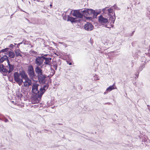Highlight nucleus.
Segmentation results:
<instances>
[{
	"label": "nucleus",
	"instance_id": "obj_1",
	"mask_svg": "<svg viewBox=\"0 0 150 150\" xmlns=\"http://www.w3.org/2000/svg\"><path fill=\"white\" fill-rule=\"evenodd\" d=\"M39 86V85L36 82L33 83L32 91L33 93L36 95H38V97L40 98L43 94L48 88V85L47 84H46L44 85L43 86H41L39 91L38 90V89Z\"/></svg>",
	"mask_w": 150,
	"mask_h": 150
},
{
	"label": "nucleus",
	"instance_id": "obj_2",
	"mask_svg": "<svg viewBox=\"0 0 150 150\" xmlns=\"http://www.w3.org/2000/svg\"><path fill=\"white\" fill-rule=\"evenodd\" d=\"M13 76L14 80L19 86H21L23 83V80L22 78H21L18 73L16 72H15L14 73Z\"/></svg>",
	"mask_w": 150,
	"mask_h": 150
},
{
	"label": "nucleus",
	"instance_id": "obj_3",
	"mask_svg": "<svg viewBox=\"0 0 150 150\" xmlns=\"http://www.w3.org/2000/svg\"><path fill=\"white\" fill-rule=\"evenodd\" d=\"M28 74L30 77L32 79L33 78L35 75L33 66H30L28 67Z\"/></svg>",
	"mask_w": 150,
	"mask_h": 150
},
{
	"label": "nucleus",
	"instance_id": "obj_4",
	"mask_svg": "<svg viewBox=\"0 0 150 150\" xmlns=\"http://www.w3.org/2000/svg\"><path fill=\"white\" fill-rule=\"evenodd\" d=\"M43 61V56L38 57L35 59V63L38 66H41L42 64Z\"/></svg>",
	"mask_w": 150,
	"mask_h": 150
},
{
	"label": "nucleus",
	"instance_id": "obj_5",
	"mask_svg": "<svg viewBox=\"0 0 150 150\" xmlns=\"http://www.w3.org/2000/svg\"><path fill=\"white\" fill-rule=\"evenodd\" d=\"M24 81H23V86L24 87L27 88L31 85L32 84V82L31 80L28 78H27L24 79Z\"/></svg>",
	"mask_w": 150,
	"mask_h": 150
},
{
	"label": "nucleus",
	"instance_id": "obj_6",
	"mask_svg": "<svg viewBox=\"0 0 150 150\" xmlns=\"http://www.w3.org/2000/svg\"><path fill=\"white\" fill-rule=\"evenodd\" d=\"M82 13L84 16H88L92 14L94 12V10L90 9H85L84 10L81 11Z\"/></svg>",
	"mask_w": 150,
	"mask_h": 150
},
{
	"label": "nucleus",
	"instance_id": "obj_7",
	"mask_svg": "<svg viewBox=\"0 0 150 150\" xmlns=\"http://www.w3.org/2000/svg\"><path fill=\"white\" fill-rule=\"evenodd\" d=\"M72 15L76 17L81 18H83V14L81 11L80 12L78 10H75L72 13Z\"/></svg>",
	"mask_w": 150,
	"mask_h": 150
},
{
	"label": "nucleus",
	"instance_id": "obj_8",
	"mask_svg": "<svg viewBox=\"0 0 150 150\" xmlns=\"http://www.w3.org/2000/svg\"><path fill=\"white\" fill-rule=\"evenodd\" d=\"M46 75L43 74L40 75L38 76V80L40 83H45L46 82Z\"/></svg>",
	"mask_w": 150,
	"mask_h": 150
},
{
	"label": "nucleus",
	"instance_id": "obj_9",
	"mask_svg": "<svg viewBox=\"0 0 150 150\" xmlns=\"http://www.w3.org/2000/svg\"><path fill=\"white\" fill-rule=\"evenodd\" d=\"M98 20L99 23L103 25L105 24L108 22V20L107 19L101 16H100Z\"/></svg>",
	"mask_w": 150,
	"mask_h": 150
},
{
	"label": "nucleus",
	"instance_id": "obj_10",
	"mask_svg": "<svg viewBox=\"0 0 150 150\" xmlns=\"http://www.w3.org/2000/svg\"><path fill=\"white\" fill-rule=\"evenodd\" d=\"M7 63L8 66L6 67V68H8L7 69L8 70L7 72L8 73H10L13 71L14 68V66L13 65L10 64L8 59H7Z\"/></svg>",
	"mask_w": 150,
	"mask_h": 150
},
{
	"label": "nucleus",
	"instance_id": "obj_11",
	"mask_svg": "<svg viewBox=\"0 0 150 150\" xmlns=\"http://www.w3.org/2000/svg\"><path fill=\"white\" fill-rule=\"evenodd\" d=\"M84 28L87 31H91L93 29V27L90 23H87L84 26Z\"/></svg>",
	"mask_w": 150,
	"mask_h": 150
},
{
	"label": "nucleus",
	"instance_id": "obj_12",
	"mask_svg": "<svg viewBox=\"0 0 150 150\" xmlns=\"http://www.w3.org/2000/svg\"><path fill=\"white\" fill-rule=\"evenodd\" d=\"M19 75L21 77L22 79H25L28 77L27 74L24 71H20L19 72Z\"/></svg>",
	"mask_w": 150,
	"mask_h": 150
},
{
	"label": "nucleus",
	"instance_id": "obj_13",
	"mask_svg": "<svg viewBox=\"0 0 150 150\" xmlns=\"http://www.w3.org/2000/svg\"><path fill=\"white\" fill-rule=\"evenodd\" d=\"M35 70L38 76L42 74V70L38 66L36 67L35 69Z\"/></svg>",
	"mask_w": 150,
	"mask_h": 150
},
{
	"label": "nucleus",
	"instance_id": "obj_14",
	"mask_svg": "<svg viewBox=\"0 0 150 150\" xmlns=\"http://www.w3.org/2000/svg\"><path fill=\"white\" fill-rule=\"evenodd\" d=\"M44 60H45L44 63L46 65H50L51 60V58L45 57L43 56Z\"/></svg>",
	"mask_w": 150,
	"mask_h": 150
},
{
	"label": "nucleus",
	"instance_id": "obj_15",
	"mask_svg": "<svg viewBox=\"0 0 150 150\" xmlns=\"http://www.w3.org/2000/svg\"><path fill=\"white\" fill-rule=\"evenodd\" d=\"M110 21L111 23H113L114 22L115 19V14H112V15L111 14L109 15Z\"/></svg>",
	"mask_w": 150,
	"mask_h": 150
},
{
	"label": "nucleus",
	"instance_id": "obj_16",
	"mask_svg": "<svg viewBox=\"0 0 150 150\" xmlns=\"http://www.w3.org/2000/svg\"><path fill=\"white\" fill-rule=\"evenodd\" d=\"M8 70L6 68H4L3 64H0V72L4 73L7 72Z\"/></svg>",
	"mask_w": 150,
	"mask_h": 150
},
{
	"label": "nucleus",
	"instance_id": "obj_17",
	"mask_svg": "<svg viewBox=\"0 0 150 150\" xmlns=\"http://www.w3.org/2000/svg\"><path fill=\"white\" fill-rule=\"evenodd\" d=\"M7 59H8V57L5 55H4L0 59V64L3 62L5 60H6L7 61Z\"/></svg>",
	"mask_w": 150,
	"mask_h": 150
},
{
	"label": "nucleus",
	"instance_id": "obj_18",
	"mask_svg": "<svg viewBox=\"0 0 150 150\" xmlns=\"http://www.w3.org/2000/svg\"><path fill=\"white\" fill-rule=\"evenodd\" d=\"M115 86L114 85H113L111 86H110L106 90V91L107 92L109 91H110L113 89L115 88Z\"/></svg>",
	"mask_w": 150,
	"mask_h": 150
},
{
	"label": "nucleus",
	"instance_id": "obj_19",
	"mask_svg": "<svg viewBox=\"0 0 150 150\" xmlns=\"http://www.w3.org/2000/svg\"><path fill=\"white\" fill-rule=\"evenodd\" d=\"M75 18H74L72 17H70L69 16H68L67 20V21H69L72 23H73L76 21L75 20Z\"/></svg>",
	"mask_w": 150,
	"mask_h": 150
},
{
	"label": "nucleus",
	"instance_id": "obj_20",
	"mask_svg": "<svg viewBox=\"0 0 150 150\" xmlns=\"http://www.w3.org/2000/svg\"><path fill=\"white\" fill-rule=\"evenodd\" d=\"M20 52H21V51L19 50H18V49L16 50L15 51V53L16 55V57H18L19 56H21V55Z\"/></svg>",
	"mask_w": 150,
	"mask_h": 150
},
{
	"label": "nucleus",
	"instance_id": "obj_21",
	"mask_svg": "<svg viewBox=\"0 0 150 150\" xmlns=\"http://www.w3.org/2000/svg\"><path fill=\"white\" fill-rule=\"evenodd\" d=\"M9 56L11 58H14L15 57V54L13 52L10 51L8 52Z\"/></svg>",
	"mask_w": 150,
	"mask_h": 150
},
{
	"label": "nucleus",
	"instance_id": "obj_22",
	"mask_svg": "<svg viewBox=\"0 0 150 150\" xmlns=\"http://www.w3.org/2000/svg\"><path fill=\"white\" fill-rule=\"evenodd\" d=\"M108 12L109 15L111 14L112 15V14H115L114 12H113V11L111 8L108 9Z\"/></svg>",
	"mask_w": 150,
	"mask_h": 150
},
{
	"label": "nucleus",
	"instance_id": "obj_23",
	"mask_svg": "<svg viewBox=\"0 0 150 150\" xmlns=\"http://www.w3.org/2000/svg\"><path fill=\"white\" fill-rule=\"evenodd\" d=\"M99 13H98L96 12L95 11V10H94V12H93L92 14L93 15V17L96 18V17L97 15L98 14H99Z\"/></svg>",
	"mask_w": 150,
	"mask_h": 150
},
{
	"label": "nucleus",
	"instance_id": "obj_24",
	"mask_svg": "<svg viewBox=\"0 0 150 150\" xmlns=\"http://www.w3.org/2000/svg\"><path fill=\"white\" fill-rule=\"evenodd\" d=\"M108 8H109L108 7H106V8H103L102 9L103 12L104 13H106L107 12V11H108Z\"/></svg>",
	"mask_w": 150,
	"mask_h": 150
},
{
	"label": "nucleus",
	"instance_id": "obj_25",
	"mask_svg": "<svg viewBox=\"0 0 150 150\" xmlns=\"http://www.w3.org/2000/svg\"><path fill=\"white\" fill-rule=\"evenodd\" d=\"M23 44L24 45H28L29 44V41H27L25 40H23Z\"/></svg>",
	"mask_w": 150,
	"mask_h": 150
},
{
	"label": "nucleus",
	"instance_id": "obj_26",
	"mask_svg": "<svg viewBox=\"0 0 150 150\" xmlns=\"http://www.w3.org/2000/svg\"><path fill=\"white\" fill-rule=\"evenodd\" d=\"M113 7L115 9L117 10H119V8L117 7V6L115 5L113 6Z\"/></svg>",
	"mask_w": 150,
	"mask_h": 150
},
{
	"label": "nucleus",
	"instance_id": "obj_27",
	"mask_svg": "<svg viewBox=\"0 0 150 150\" xmlns=\"http://www.w3.org/2000/svg\"><path fill=\"white\" fill-rule=\"evenodd\" d=\"M13 47V45L12 44H11L9 46V47Z\"/></svg>",
	"mask_w": 150,
	"mask_h": 150
},
{
	"label": "nucleus",
	"instance_id": "obj_28",
	"mask_svg": "<svg viewBox=\"0 0 150 150\" xmlns=\"http://www.w3.org/2000/svg\"><path fill=\"white\" fill-rule=\"evenodd\" d=\"M139 70H140V71H142V69H143V68H142V67H140V68H139Z\"/></svg>",
	"mask_w": 150,
	"mask_h": 150
},
{
	"label": "nucleus",
	"instance_id": "obj_29",
	"mask_svg": "<svg viewBox=\"0 0 150 150\" xmlns=\"http://www.w3.org/2000/svg\"><path fill=\"white\" fill-rule=\"evenodd\" d=\"M20 46V45H19V44H18L17 45V47H18V48Z\"/></svg>",
	"mask_w": 150,
	"mask_h": 150
},
{
	"label": "nucleus",
	"instance_id": "obj_30",
	"mask_svg": "<svg viewBox=\"0 0 150 150\" xmlns=\"http://www.w3.org/2000/svg\"><path fill=\"white\" fill-rule=\"evenodd\" d=\"M63 45L64 46L66 47H67V45L66 44H65L64 43V44H63Z\"/></svg>",
	"mask_w": 150,
	"mask_h": 150
},
{
	"label": "nucleus",
	"instance_id": "obj_31",
	"mask_svg": "<svg viewBox=\"0 0 150 150\" xmlns=\"http://www.w3.org/2000/svg\"><path fill=\"white\" fill-rule=\"evenodd\" d=\"M59 43H60V44H64V43H63V42H59Z\"/></svg>",
	"mask_w": 150,
	"mask_h": 150
},
{
	"label": "nucleus",
	"instance_id": "obj_32",
	"mask_svg": "<svg viewBox=\"0 0 150 150\" xmlns=\"http://www.w3.org/2000/svg\"><path fill=\"white\" fill-rule=\"evenodd\" d=\"M86 18H91V17H87Z\"/></svg>",
	"mask_w": 150,
	"mask_h": 150
},
{
	"label": "nucleus",
	"instance_id": "obj_33",
	"mask_svg": "<svg viewBox=\"0 0 150 150\" xmlns=\"http://www.w3.org/2000/svg\"><path fill=\"white\" fill-rule=\"evenodd\" d=\"M18 44H19V45H20V44H22V42H21V43H18Z\"/></svg>",
	"mask_w": 150,
	"mask_h": 150
},
{
	"label": "nucleus",
	"instance_id": "obj_34",
	"mask_svg": "<svg viewBox=\"0 0 150 150\" xmlns=\"http://www.w3.org/2000/svg\"><path fill=\"white\" fill-rule=\"evenodd\" d=\"M71 63H69V65H71Z\"/></svg>",
	"mask_w": 150,
	"mask_h": 150
},
{
	"label": "nucleus",
	"instance_id": "obj_35",
	"mask_svg": "<svg viewBox=\"0 0 150 150\" xmlns=\"http://www.w3.org/2000/svg\"><path fill=\"white\" fill-rule=\"evenodd\" d=\"M57 66H55V69L56 70L57 69Z\"/></svg>",
	"mask_w": 150,
	"mask_h": 150
},
{
	"label": "nucleus",
	"instance_id": "obj_36",
	"mask_svg": "<svg viewBox=\"0 0 150 150\" xmlns=\"http://www.w3.org/2000/svg\"><path fill=\"white\" fill-rule=\"evenodd\" d=\"M50 7H51V6H52V4H50Z\"/></svg>",
	"mask_w": 150,
	"mask_h": 150
},
{
	"label": "nucleus",
	"instance_id": "obj_37",
	"mask_svg": "<svg viewBox=\"0 0 150 150\" xmlns=\"http://www.w3.org/2000/svg\"><path fill=\"white\" fill-rule=\"evenodd\" d=\"M41 2H44V1H41Z\"/></svg>",
	"mask_w": 150,
	"mask_h": 150
},
{
	"label": "nucleus",
	"instance_id": "obj_38",
	"mask_svg": "<svg viewBox=\"0 0 150 150\" xmlns=\"http://www.w3.org/2000/svg\"><path fill=\"white\" fill-rule=\"evenodd\" d=\"M47 55V54L44 55V56H46Z\"/></svg>",
	"mask_w": 150,
	"mask_h": 150
},
{
	"label": "nucleus",
	"instance_id": "obj_39",
	"mask_svg": "<svg viewBox=\"0 0 150 150\" xmlns=\"http://www.w3.org/2000/svg\"><path fill=\"white\" fill-rule=\"evenodd\" d=\"M149 47V49H150V45Z\"/></svg>",
	"mask_w": 150,
	"mask_h": 150
},
{
	"label": "nucleus",
	"instance_id": "obj_40",
	"mask_svg": "<svg viewBox=\"0 0 150 150\" xmlns=\"http://www.w3.org/2000/svg\"><path fill=\"white\" fill-rule=\"evenodd\" d=\"M106 93L105 92L104 93V94H105Z\"/></svg>",
	"mask_w": 150,
	"mask_h": 150
},
{
	"label": "nucleus",
	"instance_id": "obj_41",
	"mask_svg": "<svg viewBox=\"0 0 150 150\" xmlns=\"http://www.w3.org/2000/svg\"><path fill=\"white\" fill-rule=\"evenodd\" d=\"M15 44V45H16V43H15V44Z\"/></svg>",
	"mask_w": 150,
	"mask_h": 150
}]
</instances>
